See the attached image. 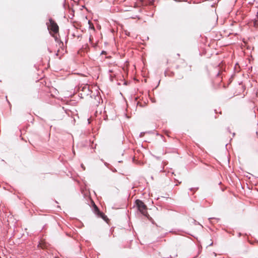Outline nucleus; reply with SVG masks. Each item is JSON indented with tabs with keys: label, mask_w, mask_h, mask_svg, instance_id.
Wrapping results in <instances>:
<instances>
[{
	"label": "nucleus",
	"mask_w": 258,
	"mask_h": 258,
	"mask_svg": "<svg viewBox=\"0 0 258 258\" xmlns=\"http://www.w3.org/2000/svg\"><path fill=\"white\" fill-rule=\"evenodd\" d=\"M48 30L50 34L56 40V34L58 33L59 27L57 23L52 19H49V22L46 23Z\"/></svg>",
	"instance_id": "nucleus-1"
},
{
	"label": "nucleus",
	"mask_w": 258,
	"mask_h": 258,
	"mask_svg": "<svg viewBox=\"0 0 258 258\" xmlns=\"http://www.w3.org/2000/svg\"><path fill=\"white\" fill-rule=\"evenodd\" d=\"M79 92L82 98L88 96L90 94L91 91L90 90L89 86L86 85L80 88Z\"/></svg>",
	"instance_id": "nucleus-3"
},
{
	"label": "nucleus",
	"mask_w": 258,
	"mask_h": 258,
	"mask_svg": "<svg viewBox=\"0 0 258 258\" xmlns=\"http://www.w3.org/2000/svg\"><path fill=\"white\" fill-rule=\"evenodd\" d=\"M251 23H252L253 27L258 28V19H254L251 21Z\"/></svg>",
	"instance_id": "nucleus-5"
},
{
	"label": "nucleus",
	"mask_w": 258,
	"mask_h": 258,
	"mask_svg": "<svg viewBox=\"0 0 258 258\" xmlns=\"http://www.w3.org/2000/svg\"><path fill=\"white\" fill-rule=\"evenodd\" d=\"M257 18L258 19V8L256 9V15Z\"/></svg>",
	"instance_id": "nucleus-7"
},
{
	"label": "nucleus",
	"mask_w": 258,
	"mask_h": 258,
	"mask_svg": "<svg viewBox=\"0 0 258 258\" xmlns=\"http://www.w3.org/2000/svg\"><path fill=\"white\" fill-rule=\"evenodd\" d=\"M93 209L95 213L98 216L99 215H103V213L101 212L97 206L94 204Z\"/></svg>",
	"instance_id": "nucleus-4"
},
{
	"label": "nucleus",
	"mask_w": 258,
	"mask_h": 258,
	"mask_svg": "<svg viewBox=\"0 0 258 258\" xmlns=\"http://www.w3.org/2000/svg\"><path fill=\"white\" fill-rule=\"evenodd\" d=\"M136 204L139 211L145 216L147 217H149V215L147 212V207L146 205L141 200H137L136 201Z\"/></svg>",
	"instance_id": "nucleus-2"
},
{
	"label": "nucleus",
	"mask_w": 258,
	"mask_h": 258,
	"mask_svg": "<svg viewBox=\"0 0 258 258\" xmlns=\"http://www.w3.org/2000/svg\"><path fill=\"white\" fill-rule=\"evenodd\" d=\"M98 216L101 217L105 221L106 220V219H107L106 216H105L103 213V215H99Z\"/></svg>",
	"instance_id": "nucleus-6"
}]
</instances>
